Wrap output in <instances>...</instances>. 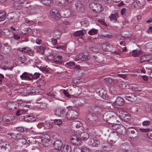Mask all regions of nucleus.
I'll return each mask as SVG.
<instances>
[{"label":"nucleus","instance_id":"34","mask_svg":"<svg viewBox=\"0 0 152 152\" xmlns=\"http://www.w3.org/2000/svg\"><path fill=\"white\" fill-rule=\"evenodd\" d=\"M50 141L48 140L41 139V143L45 147H47L49 145V142Z\"/></svg>","mask_w":152,"mask_h":152},{"label":"nucleus","instance_id":"61","mask_svg":"<svg viewBox=\"0 0 152 152\" xmlns=\"http://www.w3.org/2000/svg\"><path fill=\"white\" fill-rule=\"evenodd\" d=\"M63 93L67 97H70V95L68 94V92L66 91L65 90L63 91Z\"/></svg>","mask_w":152,"mask_h":152},{"label":"nucleus","instance_id":"2","mask_svg":"<svg viewBox=\"0 0 152 152\" xmlns=\"http://www.w3.org/2000/svg\"><path fill=\"white\" fill-rule=\"evenodd\" d=\"M89 7L90 9L94 12L97 13L101 12L103 9L101 4H97L95 2L92 3L90 4Z\"/></svg>","mask_w":152,"mask_h":152},{"label":"nucleus","instance_id":"8","mask_svg":"<svg viewBox=\"0 0 152 152\" xmlns=\"http://www.w3.org/2000/svg\"><path fill=\"white\" fill-rule=\"evenodd\" d=\"M144 0H134L132 6L137 9L141 7L144 4Z\"/></svg>","mask_w":152,"mask_h":152},{"label":"nucleus","instance_id":"63","mask_svg":"<svg viewBox=\"0 0 152 152\" xmlns=\"http://www.w3.org/2000/svg\"><path fill=\"white\" fill-rule=\"evenodd\" d=\"M126 9L124 8L122 9L121 10V14L122 15H124L126 13Z\"/></svg>","mask_w":152,"mask_h":152},{"label":"nucleus","instance_id":"54","mask_svg":"<svg viewBox=\"0 0 152 152\" xmlns=\"http://www.w3.org/2000/svg\"><path fill=\"white\" fill-rule=\"evenodd\" d=\"M4 76L2 74H0V84L2 83L3 80L4 79Z\"/></svg>","mask_w":152,"mask_h":152},{"label":"nucleus","instance_id":"44","mask_svg":"<svg viewBox=\"0 0 152 152\" xmlns=\"http://www.w3.org/2000/svg\"><path fill=\"white\" fill-rule=\"evenodd\" d=\"M18 142L21 143L26 144L27 142L26 140V139L23 138H19L18 140Z\"/></svg>","mask_w":152,"mask_h":152},{"label":"nucleus","instance_id":"50","mask_svg":"<svg viewBox=\"0 0 152 152\" xmlns=\"http://www.w3.org/2000/svg\"><path fill=\"white\" fill-rule=\"evenodd\" d=\"M147 136L150 139L152 140V131L149 130L148 132Z\"/></svg>","mask_w":152,"mask_h":152},{"label":"nucleus","instance_id":"40","mask_svg":"<svg viewBox=\"0 0 152 152\" xmlns=\"http://www.w3.org/2000/svg\"><path fill=\"white\" fill-rule=\"evenodd\" d=\"M4 121L6 123L9 124L12 122V118H11L10 117L7 116L5 119H4Z\"/></svg>","mask_w":152,"mask_h":152},{"label":"nucleus","instance_id":"45","mask_svg":"<svg viewBox=\"0 0 152 152\" xmlns=\"http://www.w3.org/2000/svg\"><path fill=\"white\" fill-rule=\"evenodd\" d=\"M24 113V111L23 110H17L16 112V115L19 116Z\"/></svg>","mask_w":152,"mask_h":152},{"label":"nucleus","instance_id":"12","mask_svg":"<svg viewBox=\"0 0 152 152\" xmlns=\"http://www.w3.org/2000/svg\"><path fill=\"white\" fill-rule=\"evenodd\" d=\"M55 115L57 116L63 117L66 115V112L64 109H57L55 111Z\"/></svg>","mask_w":152,"mask_h":152},{"label":"nucleus","instance_id":"42","mask_svg":"<svg viewBox=\"0 0 152 152\" xmlns=\"http://www.w3.org/2000/svg\"><path fill=\"white\" fill-rule=\"evenodd\" d=\"M44 4L48 5L51 3V0H40V1Z\"/></svg>","mask_w":152,"mask_h":152},{"label":"nucleus","instance_id":"39","mask_svg":"<svg viewBox=\"0 0 152 152\" xmlns=\"http://www.w3.org/2000/svg\"><path fill=\"white\" fill-rule=\"evenodd\" d=\"M10 31L8 29H4L2 31V34L7 37H9L8 34H10Z\"/></svg>","mask_w":152,"mask_h":152},{"label":"nucleus","instance_id":"17","mask_svg":"<svg viewBox=\"0 0 152 152\" xmlns=\"http://www.w3.org/2000/svg\"><path fill=\"white\" fill-rule=\"evenodd\" d=\"M118 17V13L117 12H115L114 14H112L109 16V18L111 21L115 22L117 20V18Z\"/></svg>","mask_w":152,"mask_h":152},{"label":"nucleus","instance_id":"25","mask_svg":"<svg viewBox=\"0 0 152 152\" xmlns=\"http://www.w3.org/2000/svg\"><path fill=\"white\" fill-rule=\"evenodd\" d=\"M51 121H52L53 124L58 126L61 125L63 123L61 119H55L51 120Z\"/></svg>","mask_w":152,"mask_h":152},{"label":"nucleus","instance_id":"32","mask_svg":"<svg viewBox=\"0 0 152 152\" xmlns=\"http://www.w3.org/2000/svg\"><path fill=\"white\" fill-rule=\"evenodd\" d=\"M73 34L76 37H81L84 34L82 30H79L75 32Z\"/></svg>","mask_w":152,"mask_h":152},{"label":"nucleus","instance_id":"53","mask_svg":"<svg viewBox=\"0 0 152 152\" xmlns=\"http://www.w3.org/2000/svg\"><path fill=\"white\" fill-rule=\"evenodd\" d=\"M16 129L17 131L19 132H24V128L22 127H18L16 128Z\"/></svg>","mask_w":152,"mask_h":152},{"label":"nucleus","instance_id":"18","mask_svg":"<svg viewBox=\"0 0 152 152\" xmlns=\"http://www.w3.org/2000/svg\"><path fill=\"white\" fill-rule=\"evenodd\" d=\"M114 103L116 105L121 106L124 104V101L122 98L118 97L117 98Z\"/></svg>","mask_w":152,"mask_h":152},{"label":"nucleus","instance_id":"6","mask_svg":"<svg viewBox=\"0 0 152 152\" xmlns=\"http://www.w3.org/2000/svg\"><path fill=\"white\" fill-rule=\"evenodd\" d=\"M10 147L9 144L0 143V152H10Z\"/></svg>","mask_w":152,"mask_h":152},{"label":"nucleus","instance_id":"29","mask_svg":"<svg viewBox=\"0 0 152 152\" xmlns=\"http://www.w3.org/2000/svg\"><path fill=\"white\" fill-rule=\"evenodd\" d=\"M131 54L132 56L137 57L140 54V51L139 50H134L132 51Z\"/></svg>","mask_w":152,"mask_h":152},{"label":"nucleus","instance_id":"60","mask_svg":"<svg viewBox=\"0 0 152 152\" xmlns=\"http://www.w3.org/2000/svg\"><path fill=\"white\" fill-rule=\"evenodd\" d=\"M150 122L149 121H145L142 122V124L144 126H146L149 125Z\"/></svg>","mask_w":152,"mask_h":152},{"label":"nucleus","instance_id":"48","mask_svg":"<svg viewBox=\"0 0 152 152\" xmlns=\"http://www.w3.org/2000/svg\"><path fill=\"white\" fill-rule=\"evenodd\" d=\"M82 152H91L89 148L85 147L82 148Z\"/></svg>","mask_w":152,"mask_h":152},{"label":"nucleus","instance_id":"51","mask_svg":"<svg viewBox=\"0 0 152 152\" xmlns=\"http://www.w3.org/2000/svg\"><path fill=\"white\" fill-rule=\"evenodd\" d=\"M113 139L116 140L118 139L119 138V136L118 134L116 133H114L113 135H112Z\"/></svg>","mask_w":152,"mask_h":152},{"label":"nucleus","instance_id":"57","mask_svg":"<svg viewBox=\"0 0 152 152\" xmlns=\"http://www.w3.org/2000/svg\"><path fill=\"white\" fill-rule=\"evenodd\" d=\"M13 37L14 39L16 40H18L20 38V37L16 34H14Z\"/></svg>","mask_w":152,"mask_h":152},{"label":"nucleus","instance_id":"11","mask_svg":"<svg viewBox=\"0 0 152 152\" xmlns=\"http://www.w3.org/2000/svg\"><path fill=\"white\" fill-rule=\"evenodd\" d=\"M75 6L76 9L78 11L83 12L85 10L84 6L81 1H77L75 3Z\"/></svg>","mask_w":152,"mask_h":152},{"label":"nucleus","instance_id":"13","mask_svg":"<svg viewBox=\"0 0 152 152\" xmlns=\"http://www.w3.org/2000/svg\"><path fill=\"white\" fill-rule=\"evenodd\" d=\"M16 4H17V5L19 8L23 7L24 8H27L28 6L27 1L25 0L20 1L18 2Z\"/></svg>","mask_w":152,"mask_h":152},{"label":"nucleus","instance_id":"27","mask_svg":"<svg viewBox=\"0 0 152 152\" xmlns=\"http://www.w3.org/2000/svg\"><path fill=\"white\" fill-rule=\"evenodd\" d=\"M91 111L94 112L93 113L95 114H97L98 113L100 112L101 111V110L98 107L93 106L91 108Z\"/></svg>","mask_w":152,"mask_h":152},{"label":"nucleus","instance_id":"52","mask_svg":"<svg viewBox=\"0 0 152 152\" xmlns=\"http://www.w3.org/2000/svg\"><path fill=\"white\" fill-rule=\"evenodd\" d=\"M140 130L142 132L146 133L147 132H148L149 131V129H145L140 128Z\"/></svg>","mask_w":152,"mask_h":152},{"label":"nucleus","instance_id":"26","mask_svg":"<svg viewBox=\"0 0 152 152\" xmlns=\"http://www.w3.org/2000/svg\"><path fill=\"white\" fill-rule=\"evenodd\" d=\"M50 136L53 139L56 140L60 139V136L56 132H52L50 134Z\"/></svg>","mask_w":152,"mask_h":152},{"label":"nucleus","instance_id":"3","mask_svg":"<svg viewBox=\"0 0 152 152\" xmlns=\"http://www.w3.org/2000/svg\"><path fill=\"white\" fill-rule=\"evenodd\" d=\"M90 138L91 140V142H92V145L94 147H97L100 144V142L96 136L94 132L90 134Z\"/></svg>","mask_w":152,"mask_h":152},{"label":"nucleus","instance_id":"56","mask_svg":"<svg viewBox=\"0 0 152 152\" xmlns=\"http://www.w3.org/2000/svg\"><path fill=\"white\" fill-rule=\"evenodd\" d=\"M39 69L41 71H44L46 72H48L47 69L45 67H39Z\"/></svg>","mask_w":152,"mask_h":152},{"label":"nucleus","instance_id":"58","mask_svg":"<svg viewBox=\"0 0 152 152\" xmlns=\"http://www.w3.org/2000/svg\"><path fill=\"white\" fill-rule=\"evenodd\" d=\"M98 21L101 24L104 25V26H107L106 23L104 22V21L101 20V19L99 20H98Z\"/></svg>","mask_w":152,"mask_h":152},{"label":"nucleus","instance_id":"22","mask_svg":"<svg viewBox=\"0 0 152 152\" xmlns=\"http://www.w3.org/2000/svg\"><path fill=\"white\" fill-rule=\"evenodd\" d=\"M124 97L125 99L130 101H132V96H134L132 93L124 94Z\"/></svg>","mask_w":152,"mask_h":152},{"label":"nucleus","instance_id":"1","mask_svg":"<svg viewBox=\"0 0 152 152\" xmlns=\"http://www.w3.org/2000/svg\"><path fill=\"white\" fill-rule=\"evenodd\" d=\"M87 122L90 124H97L98 122V117L96 114L92 113H88L86 116Z\"/></svg>","mask_w":152,"mask_h":152},{"label":"nucleus","instance_id":"15","mask_svg":"<svg viewBox=\"0 0 152 152\" xmlns=\"http://www.w3.org/2000/svg\"><path fill=\"white\" fill-rule=\"evenodd\" d=\"M42 124L45 129H51L52 128L53 126V123L52 121H45L42 123Z\"/></svg>","mask_w":152,"mask_h":152},{"label":"nucleus","instance_id":"30","mask_svg":"<svg viewBox=\"0 0 152 152\" xmlns=\"http://www.w3.org/2000/svg\"><path fill=\"white\" fill-rule=\"evenodd\" d=\"M78 57L79 58L83 61H88V57H87L86 55L83 54H80L78 56Z\"/></svg>","mask_w":152,"mask_h":152},{"label":"nucleus","instance_id":"14","mask_svg":"<svg viewBox=\"0 0 152 152\" xmlns=\"http://www.w3.org/2000/svg\"><path fill=\"white\" fill-rule=\"evenodd\" d=\"M51 17L52 18L57 19L60 17V15L58 10L55 9H52L50 11Z\"/></svg>","mask_w":152,"mask_h":152},{"label":"nucleus","instance_id":"23","mask_svg":"<svg viewBox=\"0 0 152 152\" xmlns=\"http://www.w3.org/2000/svg\"><path fill=\"white\" fill-rule=\"evenodd\" d=\"M149 56H146L144 55L142 56L140 58V62L141 63H142L143 62H145L146 61H148L149 62H151L150 61H151V60L152 59L149 60V59L148 58V57Z\"/></svg>","mask_w":152,"mask_h":152},{"label":"nucleus","instance_id":"21","mask_svg":"<svg viewBox=\"0 0 152 152\" xmlns=\"http://www.w3.org/2000/svg\"><path fill=\"white\" fill-rule=\"evenodd\" d=\"M89 137L88 134L86 132L81 133L80 134V139L82 140H86L89 138Z\"/></svg>","mask_w":152,"mask_h":152},{"label":"nucleus","instance_id":"19","mask_svg":"<svg viewBox=\"0 0 152 152\" xmlns=\"http://www.w3.org/2000/svg\"><path fill=\"white\" fill-rule=\"evenodd\" d=\"M60 150L61 152H70L71 149L69 145H63Z\"/></svg>","mask_w":152,"mask_h":152},{"label":"nucleus","instance_id":"46","mask_svg":"<svg viewBox=\"0 0 152 152\" xmlns=\"http://www.w3.org/2000/svg\"><path fill=\"white\" fill-rule=\"evenodd\" d=\"M111 115V113H106L104 115L103 117L109 120L110 118Z\"/></svg>","mask_w":152,"mask_h":152},{"label":"nucleus","instance_id":"59","mask_svg":"<svg viewBox=\"0 0 152 152\" xmlns=\"http://www.w3.org/2000/svg\"><path fill=\"white\" fill-rule=\"evenodd\" d=\"M51 42L53 45H55L57 44V40L56 39H52Z\"/></svg>","mask_w":152,"mask_h":152},{"label":"nucleus","instance_id":"64","mask_svg":"<svg viewBox=\"0 0 152 152\" xmlns=\"http://www.w3.org/2000/svg\"><path fill=\"white\" fill-rule=\"evenodd\" d=\"M24 48L25 49L24 51V53H28L30 51L31 49L29 48L25 47Z\"/></svg>","mask_w":152,"mask_h":152},{"label":"nucleus","instance_id":"49","mask_svg":"<svg viewBox=\"0 0 152 152\" xmlns=\"http://www.w3.org/2000/svg\"><path fill=\"white\" fill-rule=\"evenodd\" d=\"M42 139H45V140H48L50 141V137L47 134L44 135L42 137Z\"/></svg>","mask_w":152,"mask_h":152},{"label":"nucleus","instance_id":"43","mask_svg":"<svg viewBox=\"0 0 152 152\" xmlns=\"http://www.w3.org/2000/svg\"><path fill=\"white\" fill-rule=\"evenodd\" d=\"M7 14L6 13H0V21H2L4 20L6 18Z\"/></svg>","mask_w":152,"mask_h":152},{"label":"nucleus","instance_id":"16","mask_svg":"<svg viewBox=\"0 0 152 152\" xmlns=\"http://www.w3.org/2000/svg\"><path fill=\"white\" fill-rule=\"evenodd\" d=\"M62 58V57L61 56H54L53 57L54 61L56 64H62L63 62V61L61 60Z\"/></svg>","mask_w":152,"mask_h":152},{"label":"nucleus","instance_id":"9","mask_svg":"<svg viewBox=\"0 0 152 152\" xmlns=\"http://www.w3.org/2000/svg\"><path fill=\"white\" fill-rule=\"evenodd\" d=\"M53 145L54 148L58 150H60L63 145L62 142L60 139L56 140Z\"/></svg>","mask_w":152,"mask_h":152},{"label":"nucleus","instance_id":"41","mask_svg":"<svg viewBox=\"0 0 152 152\" xmlns=\"http://www.w3.org/2000/svg\"><path fill=\"white\" fill-rule=\"evenodd\" d=\"M40 75L39 73L35 72L33 75L32 74V80L37 79Z\"/></svg>","mask_w":152,"mask_h":152},{"label":"nucleus","instance_id":"10","mask_svg":"<svg viewBox=\"0 0 152 152\" xmlns=\"http://www.w3.org/2000/svg\"><path fill=\"white\" fill-rule=\"evenodd\" d=\"M32 74L25 72L21 75L20 77L23 80L30 81L32 80Z\"/></svg>","mask_w":152,"mask_h":152},{"label":"nucleus","instance_id":"35","mask_svg":"<svg viewBox=\"0 0 152 152\" xmlns=\"http://www.w3.org/2000/svg\"><path fill=\"white\" fill-rule=\"evenodd\" d=\"M128 135L130 136L129 137L132 138L134 136L133 135L135 133V132H137V131L135 129H133L132 130H128Z\"/></svg>","mask_w":152,"mask_h":152},{"label":"nucleus","instance_id":"31","mask_svg":"<svg viewBox=\"0 0 152 152\" xmlns=\"http://www.w3.org/2000/svg\"><path fill=\"white\" fill-rule=\"evenodd\" d=\"M98 32V30L97 29L93 28L89 31L88 33L89 35H92L97 34Z\"/></svg>","mask_w":152,"mask_h":152},{"label":"nucleus","instance_id":"47","mask_svg":"<svg viewBox=\"0 0 152 152\" xmlns=\"http://www.w3.org/2000/svg\"><path fill=\"white\" fill-rule=\"evenodd\" d=\"M66 67H72L73 66H75V64L73 62L70 61L69 62L67 63L66 64Z\"/></svg>","mask_w":152,"mask_h":152},{"label":"nucleus","instance_id":"62","mask_svg":"<svg viewBox=\"0 0 152 152\" xmlns=\"http://www.w3.org/2000/svg\"><path fill=\"white\" fill-rule=\"evenodd\" d=\"M26 23H27L29 25H32L33 23V22L31 20H26Z\"/></svg>","mask_w":152,"mask_h":152},{"label":"nucleus","instance_id":"5","mask_svg":"<svg viewBox=\"0 0 152 152\" xmlns=\"http://www.w3.org/2000/svg\"><path fill=\"white\" fill-rule=\"evenodd\" d=\"M96 91L103 99H106L108 98V96L107 94L106 91L102 88H96Z\"/></svg>","mask_w":152,"mask_h":152},{"label":"nucleus","instance_id":"4","mask_svg":"<svg viewBox=\"0 0 152 152\" xmlns=\"http://www.w3.org/2000/svg\"><path fill=\"white\" fill-rule=\"evenodd\" d=\"M66 116L69 119H75L78 116V113L74 110L69 111L66 113Z\"/></svg>","mask_w":152,"mask_h":152},{"label":"nucleus","instance_id":"36","mask_svg":"<svg viewBox=\"0 0 152 152\" xmlns=\"http://www.w3.org/2000/svg\"><path fill=\"white\" fill-rule=\"evenodd\" d=\"M45 48L42 46H39L37 48V52L41 53L42 54H43L44 53V51Z\"/></svg>","mask_w":152,"mask_h":152},{"label":"nucleus","instance_id":"33","mask_svg":"<svg viewBox=\"0 0 152 152\" xmlns=\"http://www.w3.org/2000/svg\"><path fill=\"white\" fill-rule=\"evenodd\" d=\"M105 146L106 149H105L106 150L110 151L113 150L114 148L113 145L111 143H107Z\"/></svg>","mask_w":152,"mask_h":152},{"label":"nucleus","instance_id":"24","mask_svg":"<svg viewBox=\"0 0 152 152\" xmlns=\"http://www.w3.org/2000/svg\"><path fill=\"white\" fill-rule=\"evenodd\" d=\"M15 103L11 102H8L7 104V108L10 110H13L16 109V107L14 106Z\"/></svg>","mask_w":152,"mask_h":152},{"label":"nucleus","instance_id":"28","mask_svg":"<svg viewBox=\"0 0 152 152\" xmlns=\"http://www.w3.org/2000/svg\"><path fill=\"white\" fill-rule=\"evenodd\" d=\"M24 119L27 121L32 122L34 121V119L32 116L26 115L24 116Z\"/></svg>","mask_w":152,"mask_h":152},{"label":"nucleus","instance_id":"55","mask_svg":"<svg viewBox=\"0 0 152 152\" xmlns=\"http://www.w3.org/2000/svg\"><path fill=\"white\" fill-rule=\"evenodd\" d=\"M74 152H82V149H81L80 148H75L74 150Z\"/></svg>","mask_w":152,"mask_h":152},{"label":"nucleus","instance_id":"20","mask_svg":"<svg viewBox=\"0 0 152 152\" xmlns=\"http://www.w3.org/2000/svg\"><path fill=\"white\" fill-rule=\"evenodd\" d=\"M123 113L121 115L123 119L125 121H128L131 118L130 116L126 112H123Z\"/></svg>","mask_w":152,"mask_h":152},{"label":"nucleus","instance_id":"7","mask_svg":"<svg viewBox=\"0 0 152 152\" xmlns=\"http://www.w3.org/2000/svg\"><path fill=\"white\" fill-rule=\"evenodd\" d=\"M70 141L71 143L75 145H78L81 143V140L76 135H73L71 137Z\"/></svg>","mask_w":152,"mask_h":152},{"label":"nucleus","instance_id":"38","mask_svg":"<svg viewBox=\"0 0 152 152\" xmlns=\"http://www.w3.org/2000/svg\"><path fill=\"white\" fill-rule=\"evenodd\" d=\"M113 80L110 78L105 79L104 80V82L107 85L111 84L113 82Z\"/></svg>","mask_w":152,"mask_h":152},{"label":"nucleus","instance_id":"37","mask_svg":"<svg viewBox=\"0 0 152 152\" xmlns=\"http://www.w3.org/2000/svg\"><path fill=\"white\" fill-rule=\"evenodd\" d=\"M131 89L132 91H140L141 88L138 87V86L137 85H134L132 86L131 87Z\"/></svg>","mask_w":152,"mask_h":152}]
</instances>
